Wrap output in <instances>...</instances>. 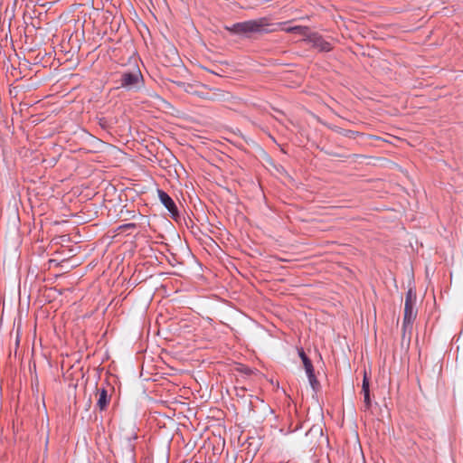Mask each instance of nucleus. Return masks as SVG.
I'll return each mask as SVG.
<instances>
[{"label":"nucleus","instance_id":"obj_1","mask_svg":"<svg viewBox=\"0 0 463 463\" xmlns=\"http://www.w3.org/2000/svg\"><path fill=\"white\" fill-rule=\"evenodd\" d=\"M275 24L269 23L267 17H261L255 20H249L236 23L232 26H226L225 29L237 35L250 36L252 33H268L275 32Z\"/></svg>","mask_w":463,"mask_h":463},{"label":"nucleus","instance_id":"obj_2","mask_svg":"<svg viewBox=\"0 0 463 463\" xmlns=\"http://www.w3.org/2000/svg\"><path fill=\"white\" fill-rule=\"evenodd\" d=\"M143 86V76L138 68L127 70L122 72L119 80V87L127 90H138Z\"/></svg>","mask_w":463,"mask_h":463},{"label":"nucleus","instance_id":"obj_3","mask_svg":"<svg viewBox=\"0 0 463 463\" xmlns=\"http://www.w3.org/2000/svg\"><path fill=\"white\" fill-rule=\"evenodd\" d=\"M416 316L417 311L415 309V306H404V317L402 323L403 334H405L407 330H411L412 323L415 320Z\"/></svg>","mask_w":463,"mask_h":463},{"label":"nucleus","instance_id":"obj_4","mask_svg":"<svg viewBox=\"0 0 463 463\" xmlns=\"http://www.w3.org/2000/svg\"><path fill=\"white\" fill-rule=\"evenodd\" d=\"M161 203L173 214L177 213V208L173 199L163 190H157Z\"/></svg>","mask_w":463,"mask_h":463},{"label":"nucleus","instance_id":"obj_5","mask_svg":"<svg viewBox=\"0 0 463 463\" xmlns=\"http://www.w3.org/2000/svg\"><path fill=\"white\" fill-rule=\"evenodd\" d=\"M97 394H98L97 407L100 411H103L107 408V406L109 402V396L108 394V391L105 388L99 389Z\"/></svg>","mask_w":463,"mask_h":463},{"label":"nucleus","instance_id":"obj_6","mask_svg":"<svg viewBox=\"0 0 463 463\" xmlns=\"http://www.w3.org/2000/svg\"><path fill=\"white\" fill-rule=\"evenodd\" d=\"M314 45L323 52H329L331 45L329 43L324 41L321 37H314Z\"/></svg>","mask_w":463,"mask_h":463},{"label":"nucleus","instance_id":"obj_7","mask_svg":"<svg viewBox=\"0 0 463 463\" xmlns=\"http://www.w3.org/2000/svg\"><path fill=\"white\" fill-rule=\"evenodd\" d=\"M307 378H308V381H309V383L312 387V389L314 391H317L320 384H319V382L317 381L316 375H315V373H310V374H307Z\"/></svg>","mask_w":463,"mask_h":463},{"label":"nucleus","instance_id":"obj_8","mask_svg":"<svg viewBox=\"0 0 463 463\" xmlns=\"http://www.w3.org/2000/svg\"><path fill=\"white\" fill-rule=\"evenodd\" d=\"M404 306H415V297L411 289L407 292Z\"/></svg>","mask_w":463,"mask_h":463},{"label":"nucleus","instance_id":"obj_9","mask_svg":"<svg viewBox=\"0 0 463 463\" xmlns=\"http://www.w3.org/2000/svg\"><path fill=\"white\" fill-rule=\"evenodd\" d=\"M364 393V410L368 411L371 408L370 391Z\"/></svg>","mask_w":463,"mask_h":463},{"label":"nucleus","instance_id":"obj_10","mask_svg":"<svg viewBox=\"0 0 463 463\" xmlns=\"http://www.w3.org/2000/svg\"><path fill=\"white\" fill-rule=\"evenodd\" d=\"M307 375L314 373V367L310 359H306L303 363Z\"/></svg>","mask_w":463,"mask_h":463},{"label":"nucleus","instance_id":"obj_11","mask_svg":"<svg viewBox=\"0 0 463 463\" xmlns=\"http://www.w3.org/2000/svg\"><path fill=\"white\" fill-rule=\"evenodd\" d=\"M238 370H239L241 373H244V374H246V375H250V374L254 373V371H253L251 368H250V367H248V366H244V365H241V366L238 368Z\"/></svg>","mask_w":463,"mask_h":463},{"label":"nucleus","instance_id":"obj_12","mask_svg":"<svg viewBox=\"0 0 463 463\" xmlns=\"http://www.w3.org/2000/svg\"><path fill=\"white\" fill-rule=\"evenodd\" d=\"M135 228H136V224L133 223V222H129V223H126V224L120 225L118 228V230L120 231V232H124V231H128V230L135 229Z\"/></svg>","mask_w":463,"mask_h":463},{"label":"nucleus","instance_id":"obj_13","mask_svg":"<svg viewBox=\"0 0 463 463\" xmlns=\"http://www.w3.org/2000/svg\"><path fill=\"white\" fill-rule=\"evenodd\" d=\"M367 391H370L369 380L367 379L366 375H364V380H363L362 392H366Z\"/></svg>","mask_w":463,"mask_h":463},{"label":"nucleus","instance_id":"obj_14","mask_svg":"<svg viewBox=\"0 0 463 463\" xmlns=\"http://www.w3.org/2000/svg\"><path fill=\"white\" fill-rule=\"evenodd\" d=\"M126 439L130 442L132 440H135L137 439V433L135 432V430H133L132 432L130 433V435H128V437H126Z\"/></svg>","mask_w":463,"mask_h":463},{"label":"nucleus","instance_id":"obj_15","mask_svg":"<svg viewBox=\"0 0 463 463\" xmlns=\"http://www.w3.org/2000/svg\"><path fill=\"white\" fill-rule=\"evenodd\" d=\"M299 357L301 358L302 362L304 363L306 359H309L307 354H305L303 349L298 350Z\"/></svg>","mask_w":463,"mask_h":463},{"label":"nucleus","instance_id":"obj_16","mask_svg":"<svg viewBox=\"0 0 463 463\" xmlns=\"http://www.w3.org/2000/svg\"><path fill=\"white\" fill-rule=\"evenodd\" d=\"M302 29H303L302 27L295 26V27L288 28L286 31L287 32H298V31H301Z\"/></svg>","mask_w":463,"mask_h":463},{"label":"nucleus","instance_id":"obj_17","mask_svg":"<svg viewBox=\"0 0 463 463\" xmlns=\"http://www.w3.org/2000/svg\"><path fill=\"white\" fill-rule=\"evenodd\" d=\"M172 54L177 56L176 50L175 48L171 49Z\"/></svg>","mask_w":463,"mask_h":463}]
</instances>
